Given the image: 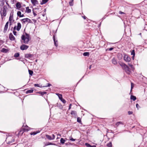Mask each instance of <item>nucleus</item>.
Listing matches in <instances>:
<instances>
[{
	"label": "nucleus",
	"instance_id": "nucleus-12",
	"mask_svg": "<svg viewBox=\"0 0 147 147\" xmlns=\"http://www.w3.org/2000/svg\"><path fill=\"white\" fill-rule=\"evenodd\" d=\"M31 1L32 4L34 5L38 3V1L37 0H31Z\"/></svg>",
	"mask_w": 147,
	"mask_h": 147
},
{
	"label": "nucleus",
	"instance_id": "nucleus-10",
	"mask_svg": "<svg viewBox=\"0 0 147 147\" xmlns=\"http://www.w3.org/2000/svg\"><path fill=\"white\" fill-rule=\"evenodd\" d=\"M14 20H13V18L12 16L11 15V13L10 16V25L11 24V23L14 22Z\"/></svg>",
	"mask_w": 147,
	"mask_h": 147
},
{
	"label": "nucleus",
	"instance_id": "nucleus-47",
	"mask_svg": "<svg viewBox=\"0 0 147 147\" xmlns=\"http://www.w3.org/2000/svg\"><path fill=\"white\" fill-rule=\"evenodd\" d=\"M129 115H131L133 113L132 111H129L128 112Z\"/></svg>",
	"mask_w": 147,
	"mask_h": 147
},
{
	"label": "nucleus",
	"instance_id": "nucleus-3",
	"mask_svg": "<svg viewBox=\"0 0 147 147\" xmlns=\"http://www.w3.org/2000/svg\"><path fill=\"white\" fill-rule=\"evenodd\" d=\"M123 58L124 61L127 62H129L131 60V58L127 55H125Z\"/></svg>",
	"mask_w": 147,
	"mask_h": 147
},
{
	"label": "nucleus",
	"instance_id": "nucleus-55",
	"mask_svg": "<svg viewBox=\"0 0 147 147\" xmlns=\"http://www.w3.org/2000/svg\"><path fill=\"white\" fill-rule=\"evenodd\" d=\"M71 104H70V105H69V109H70L71 108Z\"/></svg>",
	"mask_w": 147,
	"mask_h": 147
},
{
	"label": "nucleus",
	"instance_id": "nucleus-6",
	"mask_svg": "<svg viewBox=\"0 0 147 147\" xmlns=\"http://www.w3.org/2000/svg\"><path fill=\"white\" fill-rule=\"evenodd\" d=\"M22 23L25 24L27 22H30V20L28 18L23 19L21 20Z\"/></svg>",
	"mask_w": 147,
	"mask_h": 147
},
{
	"label": "nucleus",
	"instance_id": "nucleus-37",
	"mask_svg": "<svg viewBox=\"0 0 147 147\" xmlns=\"http://www.w3.org/2000/svg\"><path fill=\"white\" fill-rule=\"evenodd\" d=\"M85 146L87 147H91V145H90L88 143H86L85 144Z\"/></svg>",
	"mask_w": 147,
	"mask_h": 147
},
{
	"label": "nucleus",
	"instance_id": "nucleus-49",
	"mask_svg": "<svg viewBox=\"0 0 147 147\" xmlns=\"http://www.w3.org/2000/svg\"><path fill=\"white\" fill-rule=\"evenodd\" d=\"M55 135L54 134H53L52 135V138L53 140L55 138Z\"/></svg>",
	"mask_w": 147,
	"mask_h": 147
},
{
	"label": "nucleus",
	"instance_id": "nucleus-18",
	"mask_svg": "<svg viewBox=\"0 0 147 147\" xmlns=\"http://www.w3.org/2000/svg\"><path fill=\"white\" fill-rule=\"evenodd\" d=\"M1 52L3 53H6L8 52V50L5 48H3L1 50Z\"/></svg>",
	"mask_w": 147,
	"mask_h": 147
},
{
	"label": "nucleus",
	"instance_id": "nucleus-8",
	"mask_svg": "<svg viewBox=\"0 0 147 147\" xmlns=\"http://www.w3.org/2000/svg\"><path fill=\"white\" fill-rule=\"evenodd\" d=\"M33 55L30 54H26L25 55V57L27 58H30L32 57Z\"/></svg>",
	"mask_w": 147,
	"mask_h": 147
},
{
	"label": "nucleus",
	"instance_id": "nucleus-34",
	"mask_svg": "<svg viewBox=\"0 0 147 147\" xmlns=\"http://www.w3.org/2000/svg\"><path fill=\"white\" fill-rule=\"evenodd\" d=\"M28 71L30 75L31 76H32L33 74V71L30 70H28Z\"/></svg>",
	"mask_w": 147,
	"mask_h": 147
},
{
	"label": "nucleus",
	"instance_id": "nucleus-20",
	"mask_svg": "<svg viewBox=\"0 0 147 147\" xmlns=\"http://www.w3.org/2000/svg\"><path fill=\"white\" fill-rule=\"evenodd\" d=\"M56 94L58 96L60 100L63 98L62 95L59 93H56Z\"/></svg>",
	"mask_w": 147,
	"mask_h": 147
},
{
	"label": "nucleus",
	"instance_id": "nucleus-56",
	"mask_svg": "<svg viewBox=\"0 0 147 147\" xmlns=\"http://www.w3.org/2000/svg\"><path fill=\"white\" fill-rule=\"evenodd\" d=\"M33 14L34 16H36V14L35 13H34V11H33Z\"/></svg>",
	"mask_w": 147,
	"mask_h": 147
},
{
	"label": "nucleus",
	"instance_id": "nucleus-51",
	"mask_svg": "<svg viewBox=\"0 0 147 147\" xmlns=\"http://www.w3.org/2000/svg\"><path fill=\"white\" fill-rule=\"evenodd\" d=\"M13 34H14L15 35H16V33H17V32H16L13 31Z\"/></svg>",
	"mask_w": 147,
	"mask_h": 147
},
{
	"label": "nucleus",
	"instance_id": "nucleus-21",
	"mask_svg": "<svg viewBox=\"0 0 147 147\" xmlns=\"http://www.w3.org/2000/svg\"><path fill=\"white\" fill-rule=\"evenodd\" d=\"M46 138L49 140H53L52 137L50 135H46Z\"/></svg>",
	"mask_w": 147,
	"mask_h": 147
},
{
	"label": "nucleus",
	"instance_id": "nucleus-30",
	"mask_svg": "<svg viewBox=\"0 0 147 147\" xmlns=\"http://www.w3.org/2000/svg\"><path fill=\"white\" fill-rule=\"evenodd\" d=\"M40 132L39 131H37V132H34L32 133H30V134L31 135H35L37 133H39Z\"/></svg>",
	"mask_w": 147,
	"mask_h": 147
},
{
	"label": "nucleus",
	"instance_id": "nucleus-60",
	"mask_svg": "<svg viewBox=\"0 0 147 147\" xmlns=\"http://www.w3.org/2000/svg\"><path fill=\"white\" fill-rule=\"evenodd\" d=\"M71 1H73L74 0H71Z\"/></svg>",
	"mask_w": 147,
	"mask_h": 147
},
{
	"label": "nucleus",
	"instance_id": "nucleus-31",
	"mask_svg": "<svg viewBox=\"0 0 147 147\" xmlns=\"http://www.w3.org/2000/svg\"><path fill=\"white\" fill-rule=\"evenodd\" d=\"M89 53L88 52H85L83 53V55L84 56H88L89 55Z\"/></svg>",
	"mask_w": 147,
	"mask_h": 147
},
{
	"label": "nucleus",
	"instance_id": "nucleus-15",
	"mask_svg": "<svg viewBox=\"0 0 147 147\" xmlns=\"http://www.w3.org/2000/svg\"><path fill=\"white\" fill-rule=\"evenodd\" d=\"M17 15L19 17H22L24 16L23 14H21V13L20 11H18L17 13Z\"/></svg>",
	"mask_w": 147,
	"mask_h": 147
},
{
	"label": "nucleus",
	"instance_id": "nucleus-36",
	"mask_svg": "<svg viewBox=\"0 0 147 147\" xmlns=\"http://www.w3.org/2000/svg\"><path fill=\"white\" fill-rule=\"evenodd\" d=\"M77 121L78 122L80 123L81 122V119L80 118L78 117L77 118Z\"/></svg>",
	"mask_w": 147,
	"mask_h": 147
},
{
	"label": "nucleus",
	"instance_id": "nucleus-41",
	"mask_svg": "<svg viewBox=\"0 0 147 147\" xmlns=\"http://www.w3.org/2000/svg\"><path fill=\"white\" fill-rule=\"evenodd\" d=\"M55 145V144H52V143H49L48 144H46L45 145L46 146H47V145Z\"/></svg>",
	"mask_w": 147,
	"mask_h": 147
},
{
	"label": "nucleus",
	"instance_id": "nucleus-7",
	"mask_svg": "<svg viewBox=\"0 0 147 147\" xmlns=\"http://www.w3.org/2000/svg\"><path fill=\"white\" fill-rule=\"evenodd\" d=\"M9 24V22H7L3 30V32L4 33L6 32L8 27V26Z\"/></svg>",
	"mask_w": 147,
	"mask_h": 147
},
{
	"label": "nucleus",
	"instance_id": "nucleus-45",
	"mask_svg": "<svg viewBox=\"0 0 147 147\" xmlns=\"http://www.w3.org/2000/svg\"><path fill=\"white\" fill-rule=\"evenodd\" d=\"M47 86H43V87H49L50 86H51V85L50 84H49V83H48L47 84Z\"/></svg>",
	"mask_w": 147,
	"mask_h": 147
},
{
	"label": "nucleus",
	"instance_id": "nucleus-16",
	"mask_svg": "<svg viewBox=\"0 0 147 147\" xmlns=\"http://www.w3.org/2000/svg\"><path fill=\"white\" fill-rule=\"evenodd\" d=\"M10 40H15V38L11 34H10Z\"/></svg>",
	"mask_w": 147,
	"mask_h": 147
},
{
	"label": "nucleus",
	"instance_id": "nucleus-29",
	"mask_svg": "<svg viewBox=\"0 0 147 147\" xmlns=\"http://www.w3.org/2000/svg\"><path fill=\"white\" fill-rule=\"evenodd\" d=\"M30 128L28 127V126L26 128H23L24 130L25 131H28L30 130Z\"/></svg>",
	"mask_w": 147,
	"mask_h": 147
},
{
	"label": "nucleus",
	"instance_id": "nucleus-1",
	"mask_svg": "<svg viewBox=\"0 0 147 147\" xmlns=\"http://www.w3.org/2000/svg\"><path fill=\"white\" fill-rule=\"evenodd\" d=\"M21 38V42L26 44L28 43L30 39L29 34L26 33H25V34H24L22 35Z\"/></svg>",
	"mask_w": 147,
	"mask_h": 147
},
{
	"label": "nucleus",
	"instance_id": "nucleus-22",
	"mask_svg": "<svg viewBox=\"0 0 147 147\" xmlns=\"http://www.w3.org/2000/svg\"><path fill=\"white\" fill-rule=\"evenodd\" d=\"M131 55H133V57H132V59H134V57L135 56V51H134V50H133L131 51Z\"/></svg>",
	"mask_w": 147,
	"mask_h": 147
},
{
	"label": "nucleus",
	"instance_id": "nucleus-32",
	"mask_svg": "<svg viewBox=\"0 0 147 147\" xmlns=\"http://www.w3.org/2000/svg\"><path fill=\"white\" fill-rule=\"evenodd\" d=\"M19 53H15L14 55V57H18L19 56Z\"/></svg>",
	"mask_w": 147,
	"mask_h": 147
},
{
	"label": "nucleus",
	"instance_id": "nucleus-19",
	"mask_svg": "<svg viewBox=\"0 0 147 147\" xmlns=\"http://www.w3.org/2000/svg\"><path fill=\"white\" fill-rule=\"evenodd\" d=\"M128 65L130 67L131 70L133 71L135 69L133 65L129 63H128Z\"/></svg>",
	"mask_w": 147,
	"mask_h": 147
},
{
	"label": "nucleus",
	"instance_id": "nucleus-25",
	"mask_svg": "<svg viewBox=\"0 0 147 147\" xmlns=\"http://www.w3.org/2000/svg\"><path fill=\"white\" fill-rule=\"evenodd\" d=\"M5 0H0V5L3 6Z\"/></svg>",
	"mask_w": 147,
	"mask_h": 147
},
{
	"label": "nucleus",
	"instance_id": "nucleus-17",
	"mask_svg": "<svg viewBox=\"0 0 147 147\" xmlns=\"http://www.w3.org/2000/svg\"><path fill=\"white\" fill-rule=\"evenodd\" d=\"M26 12L28 13H30L31 12V10L29 8V7H26Z\"/></svg>",
	"mask_w": 147,
	"mask_h": 147
},
{
	"label": "nucleus",
	"instance_id": "nucleus-33",
	"mask_svg": "<svg viewBox=\"0 0 147 147\" xmlns=\"http://www.w3.org/2000/svg\"><path fill=\"white\" fill-rule=\"evenodd\" d=\"M120 124H123L122 123V122H121V121H119V122H117L116 123V125L117 126H118V125Z\"/></svg>",
	"mask_w": 147,
	"mask_h": 147
},
{
	"label": "nucleus",
	"instance_id": "nucleus-59",
	"mask_svg": "<svg viewBox=\"0 0 147 147\" xmlns=\"http://www.w3.org/2000/svg\"><path fill=\"white\" fill-rule=\"evenodd\" d=\"M16 27V26H15L14 27V28L15 29Z\"/></svg>",
	"mask_w": 147,
	"mask_h": 147
},
{
	"label": "nucleus",
	"instance_id": "nucleus-40",
	"mask_svg": "<svg viewBox=\"0 0 147 147\" xmlns=\"http://www.w3.org/2000/svg\"><path fill=\"white\" fill-rule=\"evenodd\" d=\"M23 133V131L22 130H20L18 134V135H20V134H21V135H22Z\"/></svg>",
	"mask_w": 147,
	"mask_h": 147
},
{
	"label": "nucleus",
	"instance_id": "nucleus-58",
	"mask_svg": "<svg viewBox=\"0 0 147 147\" xmlns=\"http://www.w3.org/2000/svg\"><path fill=\"white\" fill-rule=\"evenodd\" d=\"M84 19H86V18L85 17H84Z\"/></svg>",
	"mask_w": 147,
	"mask_h": 147
},
{
	"label": "nucleus",
	"instance_id": "nucleus-48",
	"mask_svg": "<svg viewBox=\"0 0 147 147\" xmlns=\"http://www.w3.org/2000/svg\"><path fill=\"white\" fill-rule=\"evenodd\" d=\"M136 107L138 108V109L139 107H140L138 103H137V104H136Z\"/></svg>",
	"mask_w": 147,
	"mask_h": 147
},
{
	"label": "nucleus",
	"instance_id": "nucleus-9",
	"mask_svg": "<svg viewBox=\"0 0 147 147\" xmlns=\"http://www.w3.org/2000/svg\"><path fill=\"white\" fill-rule=\"evenodd\" d=\"M71 114L74 117L76 118L77 117V113L75 111H71Z\"/></svg>",
	"mask_w": 147,
	"mask_h": 147
},
{
	"label": "nucleus",
	"instance_id": "nucleus-2",
	"mask_svg": "<svg viewBox=\"0 0 147 147\" xmlns=\"http://www.w3.org/2000/svg\"><path fill=\"white\" fill-rule=\"evenodd\" d=\"M120 65L127 74L129 75L131 73V69H130L127 65L123 63H122Z\"/></svg>",
	"mask_w": 147,
	"mask_h": 147
},
{
	"label": "nucleus",
	"instance_id": "nucleus-57",
	"mask_svg": "<svg viewBox=\"0 0 147 147\" xmlns=\"http://www.w3.org/2000/svg\"><path fill=\"white\" fill-rule=\"evenodd\" d=\"M91 147H96V146L95 145L91 146Z\"/></svg>",
	"mask_w": 147,
	"mask_h": 147
},
{
	"label": "nucleus",
	"instance_id": "nucleus-39",
	"mask_svg": "<svg viewBox=\"0 0 147 147\" xmlns=\"http://www.w3.org/2000/svg\"><path fill=\"white\" fill-rule=\"evenodd\" d=\"M63 103H65L66 102L65 100L63 98L60 100Z\"/></svg>",
	"mask_w": 147,
	"mask_h": 147
},
{
	"label": "nucleus",
	"instance_id": "nucleus-46",
	"mask_svg": "<svg viewBox=\"0 0 147 147\" xmlns=\"http://www.w3.org/2000/svg\"><path fill=\"white\" fill-rule=\"evenodd\" d=\"M5 2L7 4L8 6H9V5L8 4V0H5Z\"/></svg>",
	"mask_w": 147,
	"mask_h": 147
},
{
	"label": "nucleus",
	"instance_id": "nucleus-38",
	"mask_svg": "<svg viewBox=\"0 0 147 147\" xmlns=\"http://www.w3.org/2000/svg\"><path fill=\"white\" fill-rule=\"evenodd\" d=\"M69 4L70 6H72L73 5V1H70L69 3Z\"/></svg>",
	"mask_w": 147,
	"mask_h": 147
},
{
	"label": "nucleus",
	"instance_id": "nucleus-50",
	"mask_svg": "<svg viewBox=\"0 0 147 147\" xmlns=\"http://www.w3.org/2000/svg\"><path fill=\"white\" fill-rule=\"evenodd\" d=\"M14 1H16L15 0H11V2L12 3V4L14 3Z\"/></svg>",
	"mask_w": 147,
	"mask_h": 147
},
{
	"label": "nucleus",
	"instance_id": "nucleus-26",
	"mask_svg": "<svg viewBox=\"0 0 147 147\" xmlns=\"http://www.w3.org/2000/svg\"><path fill=\"white\" fill-rule=\"evenodd\" d=\"M48 0H42V2L40 3L41 5H43L46 3L48 1Z\"/></svg>",
	"mask_w": 147,
	"mask_h": 147
},
{
	"label": "nucleus",
	"instance_id": "nucleus-13",
	"mask_svg": "<svg viewBox=\"0 0 147 147\" xmlns=\"http://www.w3.org/2000/svg\"><path fill=\"white\" fill-rule=\"evenodd\" d=\"M21 27V25L20 23H18V25L16 29L18 31H19Z\"/></svg>",
	"mask_w": 147,
	"mask_h": 147
},
{
	"label": "nucleus",
	"instance_id": "nucleus-43",
	"mask_svg": "<svg viewBox=\"0 0 147 147\" xmlns=\"http://www.w3.org/2000/svg\"><path fill=\"white\" fill-rule=\"evenodd\" d=\"M34 86L35 87H40V86H39V85L38 84H35L34 85Z\"/></svg>",
	"mask_w": 147,
	"mask_h": 147
},
{
	"label": "nucleus",
	"instance_id": "nucleus-54",
	"mask_svg": "<svg viewBox=\"0 0 147 147\" xmlns=\"http://www.w3.org/2000/svg\"><path fill=\"white\" fill-rule=\"evenodd\" d=\"M113 48H112V47H111V48H110L109 49V51H111V50H113Z\"/></svg>",
	"mask_w": 147,
	"mask_h": 147
},
{
	"label": "nucleus",
	"instance_id": "nucleus-23",
	"mask_svg": "<svg viewBox=\"0 0 147 147\" xmlns=\"http://www.w3.org/2000/svg\"><path fill=\"white\" fill-rule=\"evenodd\" d=\"M130 99L133 100L134 101H135L136 99V98L135 96L131 95L130 97Z\"/></svg>",
	"mask_w": 147,
	"mask_h": 147
},
{
	"label": "nucleus",
	"instance_id": "nucleus-35",
	"mask_svg": "<svg viewBox=\"0 0 147 147\" xmlns=\"http://www.w3.org/2000/svg\"><path fill=\"white\" fill-rule=\"evenodd\" d=\"M107 146L109 147H111L112 146V144L111 142H109V143H108L107 144Z\"/></svg>",
	"mask_w": 147,
	"mask_h": 147
},
{
	"label": "nucleus",
	"instance_id": "nucleus-52",
	"mask_svg": "<svg viewBox=\"0 0 147 147\" xmlns=\"http://www.w3.org/2000/svg\"><path fill=\"white\" fill-rule=\"evenodd\" d=\"M46 93V92H41V94L42 95H43L45 94Z\"/></svg>",
	"mask_w": 147,
	"mask_h": 147
},
{
	"label": "nucleus",
	"instance_id": "nucleus-11",
	"mask_svg": "<svg viewBox=\"0 0 147 147\" xmlns=\"http://www.w3.org/2000/svg\"><path fill=\"white\" fill-rule=\"evenodd\" d=\"M53 39L55 45L56 47H57L58 46V43H57V40H56L55 39V35H54L53 36Z\"/></svg>",
	"mask_w": 147,
	"mask_h": 147
},
{
	"label": "nucleus",
	"instance_id": "nucleus-53",
	"mask_svg": "<svg viewBox=\"0 0 147 147\" xmlns=\"http://www.w3.org/2000/svg\"><path fill=\"white\" fill-rule=\"evenodd\" d=\"M119 13L120 14H124V12H122L121 11H119Z\"/></svg>",
	"mask_w": 147,
	"mask_h": 147
},
{
	"label": "nucleus",
	"instance_id": "nucleus-28",
	"mask_svg": "<svg viewBox=\"0 0 147 147\" xmlns=\"http://www.w3.org/2000/svg\"><path fill=\"white\" fill-rule=\"evenodd\" d=\"M65 141L63 138H61L60 139V142L62 144H64Z\"/></svg>",
	"mask_w": 147,
	"mask_h": 147
},
{
	"label": "nucleus",
	"instance_id": "nucleus-24",
	"mask_svg": "<svg viewBox=\"0 0 147 147\" xmlns=\"http://www.w3.org/2000/svg\"><path fill=\"white\" fill-rule=\"evenodd\" d=\"M33 92V89H30V90L27 91L26 92V94L30 93H32Z\"/></svg>",
	"mask_w": 147,
	"mask_h": 147
},
{
	"label": "nucleus",
	"instance_id": "nucleus-4",
	"mask_svg": "<svg viewBox=\"0 0 147 147\" xmlns=\"http://www.w3.org/2000/svg\"><path fill=\"white\" fill-rule=\"evenodd\" d=\"M0 13L1 17L3 18V17L5 16L6 14V9L5 8H4L3 10H1L0 11Z\"/></svg>",
	"mask_w": 147,
	"mask_h": 147
},
{
	"label": "nucleus",
	"instance_id": "nucleus-61",
	"mask_svg": "<svg viewBox=\"0 0 147 147\" xmlns=\"http://www.w3.org/2000/svg\"><path fill=\"white\" fill-rule=\"evenodd\" d=\"M90 68H91V66H90Z\"/></svg>",
	"mask_w": 147,
	"mask_h": 147
},
{
	"label": "nucleus",
	"instance_id": "nucleus-42",
	"mask_svg": "<svg viewBox=\"0 0 147 147\" xmlns=\"http://www.w3.org/2000/svg\"><path fill=\"white\" fill-rule=\"evenodd\" d=\"M69 140L72 141H74L75 140V139L73 138H70Z\"/></svg>",
	"mask_w": 147,
	"mask_h": 147
},
{
	"label": "nucleus",
	"instance_id": "nucleus-14",
	"mask_svg": "<svg viewBox=\"0 0 147 147\" xmlns=\"http://www.w3.org/2000/svg\"><path fill=\"white\" fill-rule=\"evenodd\" d=\"M16 6L17 9H20L21 7V4L19 2H18L16 3Z\"/></svg>",
	"mask_w": 147,
	"mask_h": 147
},
{
	"label": "nucleus",
	"instance_id": "nucleus-5",
	"mask_svg": "<svg viewBox=\"0 0 147 147\" xmlns=\"http://www.w3.org/2000/svg\"><path fill=\"white\" fill-rule=\"evenodd\" d=\"M28 47V46L23 45L20 46V48L21 50H23L27 49Z\"/></svg>",
	"mask_w": 147,
	"mask_h": 147
},
{
	"label": "nucleus",
	"instance_id": "nucleus-44",
	"mask_svg": "<svg viewBox=\"0 0 147 147\" xmlns=\"http://www.w3.org/2000/svg\"><path fill=\"white\" fill-rule=\"evenodd\" d=\"M131 90L133 88L134 86V84L132 83H131Z\"/></svg>",
	"mask_w": 147,
	"mask_h": 147
},
{
	"label": "nucleus",
	"instance_id": "nucleus-27",
	"mask_svg": "<svg viewBox=\"0 0 147 147\" xmlns=\"http://www.w3.org/2000/svg\"><path fill=\"white\" fill-rule=\"evenodd\" d=\"M112 62L115 65L117 64V62L115 59H113L112 60Z\"/></svg>",
	"mask_w": 147,
	"mask_h": 147
}]
</instances>
